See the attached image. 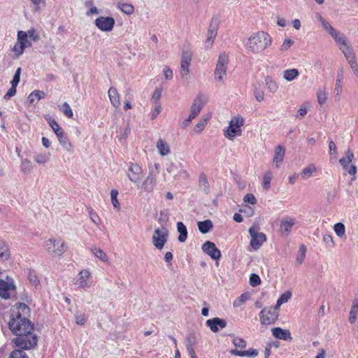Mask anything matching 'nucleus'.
Returning <instances> with one entry per match:
<instances>
[{
    "label": "nucleus",
    "instance_id": "obj_48",
    "mask_svg": "<svg viewBox=\"0 0 358 358\" xmlns=\"http://www.w3.org/2000/svg\"><path fill=\"white\" fill-rule=\"evenodd\" d=\"M61 110L62 111V113H64V115L65 116H66L67 117L69 118H71L73 117V111L71 110V108L70 107V106L69 105V103H64L62 106H61Z\"/></svg>",
    "mask_w": 358,
    "mask_h": 358
},
{
    "label": "nucleus",
    "instance_id": "obj_38",
    "mask_svg": "<svg viewBox=\"0 0 358 358\" xmlns=\"http://www.w3.org/2000/svg\"><path fill=\"white\" fill-rule=\"evenodd\" d=\"M56 136L58 138V140L60 142V143L64 147H65L66 148H68V147H71V143L69 141L67 136L64 134V130L62 131H59V133L57 134Z\"/></svg>",
    "mask_w": 358,
    "mask_h": 358
},
{
    "label": "nucleus",
    "instance_id": "obj_9",
    "mask_svg": "<svg viewBox=\"0 0 358 358\" xmlns=\"http://www.w3.org/2000/svg\"><path fill=\"white\" fill-rule=\"evenodd\" d=\"M249 233L251 236L250 244L255 250H257L266 241V236L262 232H259L257 228L254 227L250 228Z\"/></svg>",
    "mask_w": 358,
    "mask_h": 358
},
{
    "label": "nucleus",
    "instance_id": "obj_43",
    "mask_svg": "<svg viewBox=\"0 0 358 358\" xmlns=\"http://www.w3.org/2000/svg\"><path fill=\"white\" fill-rule=\"evenodd\" d=\"M266 84L268 90L273 93H275L278 90V83L269 78H266Z\"/></svg>",
    "mask_w": 358,
    "mask_h": 358
},
{
    "label": "nucleus",
    "instance_id": "obj_54",
    "mask_svg": "<svg viewBox=\"0 0 358 358\" xmlns=\"http://www.w3.org/2000/svg\"><path fill=\"white\" fill-rule=\"evenodd\" d=\"M28 38L34 42H37L39 39V34L34 28H31L27 32Z\"/></svg>",
    "mask_w": 358,
    "mask_h": 358
},
{
    "label": "nucleus",
    "instance_id": "obj_35",
    "mask_svg": "<svg viewBox=\"0 0 358 358\" xmlns=\"http://www.w3.org/2000/svg\"><path fill=\"white\" fill-rule=\"evenodd\" d=\"M317 170L316 166L314 164H310L306 168H304L301 171V178L303 179H307L310 178L313 173Z\"/></svg>",
    "mask_w": 358,
    "mask_h": 358
},
{
    "label": "nucleus",
    "instance_id": "obj_64",
    "mask_svg": "<svg viewBox=\"0 0 358 358\" xmlns=\"http://www.w3.org/2000/svg\"><path fill=\"white\" fill-rule=\"evenodd\" d=\"M348 63L350 65L355 75L358 77V64L357 63L356 59H355L349 61Z\"/></svg>",
    "mask_w": 358,
    "mask_h": 358
},
{
    "label": "nucleus",
    "instance_id": "obj_28",
    "mask_svg": "<svg viewBox=\"0 0 358 358\" xmlns=\"http://www.w3.org/2000/svg\"><path fill=\"white\" fill-rule=\"evenodd\" d=\"M10 257L8 246L5 241L0 240V260L6 261Z\"/></svg>",
    "mask_w": 358,
    "mask_h": 358
},
{
    "label": "nucleus",
    "instance_id": "obj_44",
    "mask_svg": "<svg viewBox=\"0 0 358 358\" xmlns=\"http://www.w3.org/2000/svg\"><path fill=\"white\" fill-rule=\"evenodd\" d=\"M8 358H29V357L23 350L15 349L10 352Z\"/></svg>",
    "mask_w": 358,
    "mask_h": 358
},
{
    "label": "nucleus",
    "instance_id": "obj_19",
    "mask_svg": "<svg viewBox=\"0 0 358 358\" xmlns=\"http://www.w3.org/2000/svg\"><path fill=\"white\" fill-rule=\"evenodd\" d=\"M217 34V27L216 26L210 25L208 33H207V38L205 41L204 45L206 49H210L214 43V41Z\"/></svg>",
    "mask_w": 358,
    "mask_h": 358
},
{
    "label": "nucleus",
    "instance_id": "obj_21",
    "mask_svg": "<svg viewBox=\"0 0 358 358\" xmlns=\"http://www.w3.org/2000/svg\"><path fill=\"white\" fill-rule=\"evenodd\" d=\"M156 178L155 176L150 173L142 184V187L147 192H152L155 187Z\"/></svg>",
    "mask_w": 358,
    "mask_h": 358
},
{
    "label": "nucleus",
    "instance_id": "obj_33",
    "mask_svg": "<svg viewBox=\"0 0 358 358\" xmlns=\"http://www.w3.org/2000/svg\"><path fill=\"white\" fill-rule=\"evenodd\" d=\"M45 93L43 91L41 90H34L32 92L28 99L31 103H33L34 102H37L41 99H43L45 96Z\"/></svg>",
    "mask_w": 358,
    "mask_h": 358
},
{
    "label": "nucleus",
    "instance_id": "obj_13",
    "mask_svg": "<svg viewBox=\"0 0 358 358\" xmlns=\"http://www.w3.org/2000/svg\"><path fill=\"white\" fill-rule=\"evenodd\" d=\"M203 251L209 255L213 259H219L221 257L220 250L216 247L215 244L211 241H206L202 245Z\"/></svg>",
    "mask_w": 358,
    "mask_h": 358
},
{
    "label": "nucleus",
    "instance_id": "obj_39",
    "mask_svg": "<svg viewBox=\"0 0 358 358\" xmlns=\"http://www.w3.org/2000/svg\"><path fill=\"white\" fill-rule=\"evenodd\" d=\"M329 34L334 38L338 46L341 44H344V43L346 41L345 38L340 34V32L334 29L329 33Z\"/></svg>",
    "mask_w": 358,
    "mask_h": 358
},
{
    "label": "nucleus",
    "instance_id": "obj_58",
    "mask_svg": "<svg viewBox=\"0 0 358 358\" xmlns=\"http://www.w3.org/2000/svg\"><path fill=\"white\" fill-rule=\"evenodd\" d=\"M294 44V41L290 38H285L283 41L280 50L281 51H286L292 45Z\"/></svg>",
    "mask_w": 358,
    "mask_h": 358
},
{
    "label": "nucleus",
    "instance_id": "obj_37",
    "mask_svg": "<svg viewBox=\"0 0 358 358\" xmlns=\"http://www.w3.org/2000/svg\"><path fill=\"white\" fill-rule=\"evenodd\" d=\"M249 299V294L248 293L242 294L239 297L236 298L233 302V306L234 308H238L241 306L243 304L245 303L247 300Z\"/></svg>",
    "mask_w": 358,
    "mask_h": 358
},
{
    "label": "nucleus",
    "instance_id": "obj_46",
    "mask_svg": "<svg viewBox=\"0 0 358 358\" xmlns=\"http://www.w3.org/2000/svg\"><path fill=\"white\" fill-rule=\"evenodd\" d=\"M118 191L116 189H112L110 192V198L113 206L117 210H120V203L117 200Z\"/></svg>",
    "mask_w": 358,
    "mask_h": 358
},
{
    "label": "nucleus",
    "instance_id": "obj_27",
    "mask_svg": "<svg viewBox=\"0 0 358 358\" xmlns=\"http://www.w3.org/2000/svg\"><path fill=\"white\" fill-rule=\"evenodd\" d=\"M339 48L342 50L348 62L355 59L352 48L348 45L346 41L344 44L339 45Z\"/></svg>",
    "mask_w": 358,
    "mask_h": 358
},
{
    "label": "nucleus",
    "instance_id": "obj_60",
    "mask_svg": "<svg viewBox=\"0 0 358 358\" xmlns=\"http://www.w3.org/2000/svg\"><path fill=\"white\" fill-rule=\"evenodd\" d=\"M350 176H355L357 173V167L355 165H347L345 168H343Z\"/></svg>",
    "mask_w": 358,
    "mask_h": 358
},
{
    "label": "nucleus",
    "instance_id": "obj_59",
    "mask_svg": "<svg viewBox=\"0 0 358 358\" xmlns=\"http://www.w3.org/2000/svg\"><path fill=\"white\" fill-rule=\"evenodd\" d=\"M243 201L245 203H250L252 205H255L257 203V199H256L255 196L252 194H247L243 197Z\"/></svg>",
    "mask_w": 358,
    "mask_h": 358
},
{
    "label": "nucleus",
    "instance_id": "obj_23",
    "mask_svg": "<svg viewBox=\"0 0 358 358\" xmlns=\"http://www.w3.org/2000/svg\"><path fill=\"white\" fill-rule=\"evenodd\" d=\"M285 154V150L282 146L278 145L275 148L273 163H275L276 167H279V165L282 162Z\"/></svg>",
    "mask_w": 358,
    "mask_h": 358
},
{
    "label": "nucleus",
    "instance_id": "obj_14",
    "mask_svg": "<svg viewBox=\"0 0 358 358\" xmlns=\"http://www.w3.org/2000/svg\"><path fill=\"white\" fill-rule=\"evenodd\" d=\"M192 55L190 51H184L182 54L180 63V74L182 77L189 73V67L192 61Z\"/></svg>",
    "mask_w": 358,
    "mask_h": 358
},
{
    "label": "nucleus",
    "instance_id": "obj_5",
    "mask_svg": "<svg viewBox=\"0 0 358 358\" xmlns=\"http://www.w3.org/2000/svg\"><path fill=\"white\" fill-rule=\"evenodd\" d=\"M32 43L28 39V34L26 31H18L17 34V41L15 43L12 51L16 57H19L24 53V49L31 47Z\"/></svg>",
    "mask_w": 358,
    "mask_h": 358
},
{
    "label": "nucleus",
    "instance_id": "obj_18",
    "mask_svg": "<svg viewBox=\"0 0 358 358\" xmlns=\"http://www.w3.org/2000/svg\"><path fill=\"white\" fill-rule=\"evenodd\" d=\"M273 336L278 339L283 341H291L292 337L290 331L288 329H283L280 327H274L271 329Z\"/></svg>",
    "mask_w": 358,
    "mask_h": 358
},
{
    "label": "nucleus",
    "instance_id": "obj_12",
    "mask_svg": "<svg viewBox=\"0 0 358 358\" xmlns=\"http://www.w3.org/2000/svg\"><path fill=\"white\" fill-rule=\"evenodd\" d=\"M168 234L166 231H163L159 229H156L154 231L152 236V242L154 245L157 249H162L165 243L167 241Z\"/></svg>",
    "mask_w": 358,
    "mask_h": 358
},
{
    "label": "nucleus",
    "instance_id": "obj_11",
    "mask_svg": "<svg viewBox=\"0 0 358 358\" xmlns=\"http://www.w3.org/2000/svg\"><path fill=\"white\" fill-rule=\"evenodd\" d=\"M95 25L102 31H110L113 30L115 21L112 17L100 16L95 20Z\"/></svg>",
    "mask_w": 358,
    "mask_h": 358
},
{
    "label": "nucleus",
    "instance_id": "obj_56",
    "mask_svg": "<svg viewBox=\"0 0 358 358\" xmlns=\"http://www.w3.org/2000/svg\"><path fill=\"white\" fill-rule=\"evenodd\" d=\"M261 283V280L257 274L252 273L250 277V284L252 287L257 286Z\"/></svg>",
    "mask_w": 358,
    "mask_h": 358
},
{
    "label": "nucleus",
    "instance_id": "obj_26",
    "mask_svg": "<svg viewBox=\"0 0 358 358\" xmlns=\"http://www.w3.org/2000/svg\"><path fill=\"white\" fill-rule=\"evenodd\" d=\"M117 7L120 9L122 13L127 15H131L134 12V7L132 4L125 3L124 1H118L117 4Z\"/></svg>",
    "mask_w": 358,
    "mask_h": 358
},
{
    "label": "nucleus",
    "instance_id": "obj_52",
    "mask_svg": "<svg viewBox=\"0 0 358 358\" xmlns=\"http://www.w3.org/2000/svg\"><path fill=\"white\" fill-rule=\"evenodd\" d=\"M272 179V176L271 172H267L264 174L263 178V187L265 189H268L270 188V183Z\"/></svg>",
    "mask_w": 358,
    "mask_h": 358
},
{
    "label": "nucleus",
    "instance_id": "obj_15",
    "mask_svg": "<svg viewBox=\"0 0 358 358\" xmlns=\"http://www.w3.org/2000/svg\"><path fill=\"white\" fill-rule=\"evenodd\" d=\"M205 103L203 96L201 94H199L193 101L191 107V117L195 118L201 112V110Z\"/></svg>",
    "mask_w": 358,
    "mask_h": 358
},
{
    "label": "nucleus",
    "instance_id": "obj_63",
    "mask_svg": "<svg viewBox=\"0 0 358 358\" xmlns=\"http://www.w3.org/2000/svg\"><path fill=\"white\" fill-rule=\"evenodd\" d=\"M16 86L11 85V87L8 90L7 93L4 95L5 99H8L16 94Z\"/></svg>",
    "mask_w": 358,
    "mask_h": 358
},
{
    "label": "nucleus",
    "instance_id": "obj_2",
    "mask_svg": "<svg viewBox=\"0 0 358 358\" xmlns=\"http://www.w3.org/2000/svg\"><path fill=\"white\" fill-rule=\"evenodd\" d=\"M272 37L268 32L258 31L250 35L245 45L249 52L262 55L272 45Z\"/></svg>",
    "mask_w": 358,
    "mask_h": 358
},
{
    "label": "nucleus",
    "instance_id": "obj_40",
    "mask_svg": "<svg viewBox=\"0 0 358 358\" xmlns=\"http://www.w3.org/2000/svg\"><path fill=\"white\" fill-rule=\"evenodd\" d=\"M46 120L48 121L50 127L54 131L55 134L59 133V131H63V129L58 124V123L56 122V120L54 118H52L51 117H48V118H46Z\"/></svg>",
    "mask_w": 358,
    "mask_h": 358
},
{
    "label": "nucleus",
    "instance_id": "obj_6",
    "mask_svg": "<svg viewBox=\"0 0 358 358\" xmlns=\"http://www.w3.org/2000/svg\"><path fill=\"white\" fill-rule=\"evenodd\" d=\"M279 316L278 309L274 307H265L259 313V320L263 325L274 324Z\"/></svg>",
    "mask_w": 358,
    "mask_h": 358
},
{
    "label": "nucleus",
    "instance_id": "obj_62",
    "mask_svg": "<svg viewBox=\"0 0 358 358\" xmlns=\"http://www.w3.org/2000/svg\"><path fill=\"white\" fill-rule=\"evenodd\" d=\"M199 184L203 186L205 188H208V181L206 176L202 173L199 176Z\"/></svg>",
    "mask_w": 358,
    "mask_h": 358
},
{
    "label": "nucleus",
    "instance_id": "obj_29",
    "mask_svg": "<svg viewBox=\"0 0 358 358\" xmlns=\"http://www.w3.org/2000/svg\"><path fill=\"white\" fill-rule=\"evenodd\" d=\"M358 313V299H354L352 303L351 310L349 315V321L351 324L355 322Z\"/></svg>",
    "mask_w": 358,
    "mask_h": 358
},
{
    "label": "nucleus",
    "instance_id": "obj_31",
    "mask_svg": "<svg viewBox=\"0 0 358 358\" xmlns=\"http://www.w3.org/2000/svg\"><path fill=\"white\" fill-rule=\"evenodd\" d=\"M354 158V153L348 149L345 152V156L341 158L339 162L343 168H345L347 165H349L352 162Z\"/></svg>",
    "mask_w": 358,
    "mask_h": 358
},
{
    "label": "nucleus",
    "instance_id": "obj_16",
    "mask_svg": "<svg viewBox=\"0 0 358 358\" xmlns=\"http://www.w3.org/2000/svg\"><path fill=\"white\" fill-rule=\"evenodd\" d=\"M295 224L296 219L294 217H286L282 220L279 229L281 235L284 236H288Z\"/></svg>",
    "mask_w": 358,
    "mask_h": 358
},
{
    "label": "nucleus",
    "instance_id": "obj_8",
    "mask_svg": "<svg viewBox=\"0 0 358 358\" xmlns=\"http://www.w3.org/2000/svg\"><path fill=\"white\" fill-rule=\"evenodd\" d=\"M228 62L229 57L227 54H220L215 70V78L217 80L222 81L223 78L226 76Z\"/></svg>",
    "mask_w": 358,
    "mask_h": 358
},
{
    "label": "nucleus",
    "instance_id": "obj_20",
    "mask_svg": "<svg viewBox=\"0 0 358 358\" xmlns=\"http://www.w3.org/2000/svg\"><path fill=\"white\" fill-rule=\"evenodd\" d=\"M108 97L113 106L115 108L121 106L120 96L115 87H111L108 91Z\"/></svg>",
    "mask_w": 358,
    "mask_h": 358
},
{
    "label": "nucleus",
    "instance_id": "obj_51",
    "mask_svg": "<svg viewBox=\"0 0 358 358\" xmlns=\"http://www.w3.org/2000/svg\"><path fill=\"white\" fill-rule=\"evenodd\" d=\"M342 80H343V75L338 74V77H337L335 89H334V91L338 96H340V94L342 92Z\"/></svg>",
    "mask_w": 358,
    "mask_h": 358
},
{
    "label": "nucleus",
    "instance_id": "obj_22",
    "mask_svg": "<svg viewBox=\"0 0 358 358\" xmlns=\"http://www.w3.org/2000/svg\"><path fill=\"white\" fill-rule=\"evenodd\" d=\"M230 353L233 355L239 357H256L258 355L259 352L256 349L250 348L248 350H238L236 349H232L230 350Z\"/></svg>",
    "mask_w": 358,
    "mask_h": 358
},
{
    "label": "nucleus",
    "instance_id": "obj_10",
    "mask_svg": "<svg viewBox=\"0 0 358 358\" xmlns=\"http://www.w3.org/2000/svg\"><path fill=\"white\" fill-rule=\"evenodd\" d=\"M127 176L132 182L138 185L143 178V172L141 166L136 163H130Z\"/></svg>",
    "mask_w": 358,
    "mask_h": 358
},
{
    "label": "nucleus",
    "instance_id": "obj_3",
    "mask_svg": "<svg viewBox=\"0 0 358 358\" xmlns=\"http://www.w3.org/2000/svg\"><path fill=\"white\" fill-rule=\"evenodd\" d=\"M43 248L47 253L52 257H62L68 249L64 240L54 238L45 241L43 243Z\"/></svg>",
    "mask_w": 358,
    "mask_h": 358
},
{
    "label": "nucleus",
    "instance_id": "obj_4",
    "mask_svg": "<svg viewBox=\"0 0 358 358\" xmlns=\"http://www.w3.org/2000/svg\"><path fill=\"white\" fill-rule=\"evenodd\" d=\"M244 122L245 120L241 115L233 116L229 126L224 129V137L229 140H234L235 137L241 136V127L244 125Z\"/></svg>",
    "mask_w": 358,
    "mask_h": 358
},
{
    "label": "nucleus",
    "instance_id": "obj_36",
    "mask_svg": "<svg viewBox=\"0 0 358 358\" xmlns=\"http://www.w3.org/2000/svg\"><path fill=\"white\" fill-rule=\"evenodd\" d=\"M292 297V293L289 292V291H287L284 293H282L280 297L278 298V299L277 300V302H276V304H275V307L278 309L279 307L287 302Z\"/></svg>",
    "mask_w": 358,
    "mask_h": 358
},
{
    "label": "nucleus",
    "instance_id": "obj_47",
    "mask_svg": "<svg viewBox=\"0 0 358 358\" xmlns=\"http://www.w3.org/2000/svg\"><path fill=\"white\" fill-rule=\"evenodd\" d=\"M233 337L234 338L232 340V343L234 346H236V348H241V349H244L246 347L247 343L243 338H240V337H236V336H233Z\"/></svg>",
    "mask_w": 358,
    "mask_h": 358
},
{
    "label": "nucleus",
    "instance_id": "obj_42",
    "mask_svg": "<svg viewBox=\"0 0 358 358\" xmlns=\"http://www.w3.org/2000/svg\"><path fill=\"white\" fill-rule=\"evenodd\" d=\"M208 121V118H203L202 120H200L194 127V132L196 134H200L204 129Z\"/></svg>",
    "mask_w": 358,
    "mask_h": 358
},
{
    "label": "nucleus",
    "instance_id": "obj_49",
    "mask_svg": "<svg viewBox=\"0 0 358 358\" xmlns=\"http://www.w3.org/2000/svg\"><path fill=\"white\" fill-rule=\"evenodd\" d=\"M93 253L97 258L100 259L102 262H108V256L102 250L95 248L93 250Z\"/></svg>",
    "mask_w": 358,
    "mask_h": 358
},
{
    "label": "nucleus",
    "instance_id": "obj_50",
    "mask_svg": "<svg viewBox=\"0 0 358 358\" xmlns=\"http://www.w3.org/2000/svg\"><path fill=\"white\" fill-rule=\"evenodd\" d=\"M50 154H38L36 155L34 159L39 164H45L49 159Z\"/></svg>",
    "mask_w": 358,
    "mask_h": 358
},
{
    "label": "nucleus",
    "instance_id": "obj_24",
    "mask_svg": "<svg viewBox=\"0 0 358 358\" xmlns=\"http://www.w3.org/2000/svg\"><path fill=\"white\" fill-rule=\"evenodd\" d=\"M90 277V272L87 270L81 271L78 274V279L76 280V285L79 288L87 287V280Z\"/></svg>",
    "mask_w": 358,
    "mask_h": 358
},
{
    "label": "nucleus",
    "instance_id": "obj_25",
    "mask_svg": "<svg viewBox=\"0 0 358 358\" xmlns=\"http://www.w3.org/2000/svg\"><path fill=\"white\" fill-rule=\"evenodd\" d=\"M156 147L162 156H166L171 152L169 145L162 138L157 141Z\"/></svg>",
    "mask_w": 358,
    "mask_h": 358
},
{
    "label": "nucleus",
    "instance_id": "obj_30",
    "mask_svg": "<svg viewBox=\"0 0 358 358\" xmlns=\"http://www.w3.org/2000/svg\"><path fill=\"white\" fill-rule=\"evenodd\" d=\"M213 222L210 220H206L198 222V227L201 233L206 234L213 228Z\"/></svg>",
    "mask_w": 358,
    "mask_h": 358
},
{
    "label": "nucleus",
    "instance_id": "obj_55",
    "mask_svg": "<svg viewBox=\"0 0 358 358\" xmlns=\"http://www.w3.org/2000/svg\"><path fill=\"white\" fill-rule=\"evenodd\" d=\"M21 169L24 173L30 172V171L31 170V162L27 159L22 160L21 164Z\"/></svg>",
    "mask_w": 358,
    "mask_h": 358
},
{
    "label": "nucleus",
    "instance_id": "obj_7",
    "mask_svg": "<svg viewBox=\"0 0 358 358\" xmlns=\"http://www.w3.org/2000/svg\"><path fill=\"white\" fill-rule=\"evenodd\" d=\"M16 287L13 278L7 276L6 280H0V297L3 299H9L15 294Z\"/></svg>",
    "mask_w": 358,
    "mask_h": 358
},
{
    "label": "nucleus",
    "instance_id": "obj_34",
    "mask_svg": "<svg viewBox=\"0 0 358 358\" xmlns=\"http://www.w3.org/2000/svg\"><path fill=\"white\" fill-rule=\"evenodd\" d=\"M299 74V71L296 69H287L283 72V78L287 81H292L294 80Z\"/></svg>",
    "mask_w": 358,
    "mask_h": 358
},
{
    "label": "nucleus",
    "instance_id": "obj_61",
    "mask_svg": "<svg viewBox=\"0 0 358 358\" xmlns=\"http://www.w3.org/2000/svg\"><path fill=\"white\" fill-rule=\"evenodd\" d=\"M320 20L321 23L322 24L323 27L329 32L330 33L331 31H333L334 28L331 27V25L327 22L321 15H320Z\"/></svg>",
    "mask_w": 358,
    "mask_h": 358
},
{
    "label": "nucleus",
    "instance_id": "obj_57",
    "mask_svg": "<svg viewBox=\"0 0 358 358\" xmlns=\"http://www.w3.org/2000/svg\"><path fill=\"white\" fill-rule=\"evenodd\" d=\"M20 73H21V68H17L15 71V73L13 78V80L10 82L11 85L16 86V87L17 86V85L20 82Z\"/></svg>",
    "mask_w": 358,
    "mask_h": 358
},
{
    "label": "nucleus",
    "instance_id": "obj_53",
    "mask_svg": "<svg viewBox=\"0 0 358 358\" xmlns=\"http://www.w3.org/2000/svg\"><path fill=\"white\" fill-rule=\"evenodd\" d=\"M317 101L320 106H322L327 100V94L322 90L317 92Z\"/></svg>",
    "mask_w": 358,
    "mask_h": 358
},
{
    "label": "nucleus",
    "instance_id": "obj_45",
    "mask_svg": "<svg viewBox=\"0 0 358 358\" xmlns=\"http://www.w3.org/2000/svg\"><path fill=\"white\" fill-rule=\"evenodd\" d=\"M334 229L338 236L343 237L345 235V227L343 223H336L334 227Z\"/></svg>",
    "mask_w": 358,
    "mask_h": 358
},
{
    "label": "nucleus",
    "instance_id": "obj_41",
    "mask_svg": "<svg viewBox=\"0 0 358 358\" xmlns=\"http://www.w3.org/2000/svg\"><path fill=\"white\" fill-rule=\"evenodd\" d=\"M28 280L29 282L34 286H37L39 285L40 281L36 275V273L34 270H29L28 271Z\"/></svg>",
    "mask_w": 358,
    "mask_h": 358
},
{
    "label": "nucleus",
    "instance_id": "obj_32",
    "mask_svg": "<svg viewBox=\"0 0 358 358\" xmlns=\"http://www.w3.org/2000/svg\"><path fill=\"white\" fill-rule=\"evenodd\" d=\"M177 229L180 233L178 236V241L180 242H184L187 237V231L185 225L182 222H178L177 223Z\"/></svg>",
    "mask_w": 358,
    "mask_h": 358
},
{
    "label": "nucleus",
    "instance_id": "obj_1",
    "mask_svg": "<svg viewBox=\"0 0 358 358\" xmlns=\"http://www.w3.org/2000/svg\"><path fill=\"white\" fill-rule=\"evenodd\" d=\"M29 307L24 303L18 302L10 308L8 316V329L16 336L12 343L22 350L34 348L38 343L34 324L29 320Z\"/></svg>",
    "mask_w": 358,
    "mask_h": 358
},
{
    "label": "nucleus",
    "instance_id": "obj_17",
    "mask_svg": "<svg viewBox=\"0 0 358 358\" xmlns=\"http://www.w3.org/2000/svg\"><path fill=\"white\" fill-rule=\"evenodd\" d=\"M206 326L208 327L213 332L216 333L219 331V327L224 329L227 327V322L224 319L214 317L206 321Z\"/></svg>",
    "mask_w": 358,
    "mask_h": 358
}]
</instances>
